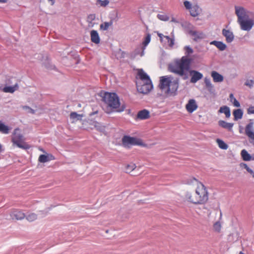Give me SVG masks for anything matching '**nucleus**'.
Returning a JSON list of instances; mask_svg holds the SVG:
<instances>
[{
	"label": "nucleus",
	"mask_w": 254,
	"mask_h": 254,
	"mask_svg": "<svg viewBox=\"0 0 254 254\" xmlns=\"http://www.w3.org/2000/svg\"><path fill=\"white\" fill-rule=\"evenodd\" d=\"M187 201L195 204H204L208 200V193L206 187L201 183L197 184L194 192L187 191L185 195Z\"/></svg>",
	"instance_id": "1"
},
{
	"label": "nucleus",
	"mask_w": 254,
	"mask_h": 254,
	"mask_svg": "<svg viewBox=\"0 0 254 254\" xmlns=\"http://www.w3.org/2000/svg\"><path fill=\"white\" fill-rule=\"evenodd\" d=\"M191 59L186 56H183L180 59L175 60L168 65V70L184 79L188 78V72L190 68Z\"/></svg>",
	"instance_id": "2"
},
{
	"label": "nucleus",
	"mask_w": 254,
	"mask_h": 254,
	"mask_svg": "<svg viewBox=\"0 0 254 254\" xmlns=\"http://www.w3.org/2000/svg\"><path fill=\"white\" fill-rule=\"evenodd\" d=\"M179 79L171 75L160 77L159 87L162 90H166V93L169 95H175L179 88Z\"/></svg>",
	"instance_id": "3"
},
{
	"label": "nucleus",
	"mask_w": 254,
	"mask_h": 254,
	"mask_svg": "<svg viewBox=\"0 0 254 254\" xmlns=\"http://www.w3.org/2000/svg\"><path fill=\"white\" fill-rule=\"evenodd\" d=\"M105 103L112 109H116L118 112H121L123 109L120 108V103L118 96L116 93H106L103 97Z\"/></svg>",
	"instance_id": "4"
},
{
	"label": "nucleus",
	"mask_w": 254,
	"mask_h": 254,
	"mask_svg": "<svg viewBox=\"0 0 254 254\" xmlns=\"http://www.w3.org/2000/svg\"><path fill=\"white\" fill-rule=\"evenodd\" d=\"M25 139L23 135L20 132L19 128H17L14 130L11 136V142L13 145H16L20 148L23 149H28L30 146L25 142Z\"/></svg>",
	"instance_id": "5"
},
{
	"label": "nucleus",
	"mask_w": 254,
	"mask_h": 254,
	"mask_svg": "<svg viewBox=\"0 0 254 254\" xmlns=\"http://www.w3.org/2000/svg\"><path fill=\"white\" fill-rule=\"evenodd\" d=\"M238 21L242 30H250L254 25V20L249 17H238Z\"/></svg>",
	"instance_id": "6"
},
{
	"label": "nucleus",
	"mask_w": 254,
	"mask_h": 254,
	"mask_svg": "<svg viewBox=\"0 0 254 254\" xmlns=\"http://www.w3.org/2000/svg\"><path fill=\"white\" fill-rule=\"evenodd\" d=\"M122 143L125 146L143 145V142L141 139L134 137H130L128 135H125L123 137Z\"/></svg>",
	"instance_id": "7"
},
{
	"label": "nucleus",
	"mask_w": 254,
	"mask_h": 254,
	"mask_svg": "<svg viewBox=\"0 0 254 254\" xmlns=\"http://www.w3.org/2000/svg\"><path fill=\"white\" fill-rule=\"evenodd\" d=\"M138 91L142 94H147L149 92L153 87L152 82H141L138 81L136 83Z\"/></svg>",
	"instance_id": "8"
},
{
	"label": "nucleus",
	"mask_w": 254,
	"mask_h": 254,
	"mask_svg": "<svg viewBox=\"0 0 254 254\" xmlns=\"http://www.w3.org/2000/svg\"><path fill=\"white\" fill-rule=\"evenodd\" d=\"M184 4L186 8L189 10L190 16H198L200 14L201 9L197 5L192 6L190 2L188 0H185Z\"/></svg>",
	"instance_id": "9"
},
{
	"label": "nucleus",
	"mask_w": 254,
	"mask_h": 254,
	"mask_svg": "<svg viewBox=\"0 0 254 254\" xmlns=\"http://www.w3.org/2000/svg\"><path fill=\"white\" fill-rule=\"evenodd\" d=\"M235 13L236 16H254L253 11L241 6H235Z\"/></svg>",
	"instance_id": "10"
},
{
	"label": "nucleus",
	"mask_w": 254,
	"mask_h": 254,
	"mask_svg": "<svg viewBox=\"0 0 254 254\" xmlns=\"http://www.w3.org/2000/svg\"><path fill=\"white\" fill-rule=\"evenodd\" d=\"M250 122L246 126L245 133L252 140V142L254 145V122L253 120H250Z\"/></svg>",
	"instance_id": "11"
},
{
	"label": "nucleus",
	"mask_w": 254,
	"mask_h": 254,
	"mask_svg": "<svg viewBox=\"0 0 254 254\" xmlns=\"http://www.w3.org/2000/svg\"><path fill=\"white\" fill-rule=\"evenodd\" d=\"M189 33L193 37V40L195 42H197L205 37V34L202 32L190 30Z\"/></svg>",
	"instance_id": "12"
},
{
	"label": "nucleus",
	"mask_w": 254,
	"mask_h": 254,
	"mask_svg": "<svg viewBox=\"0 0 254 254\" xmlns=\"http://www.w3.org/2000/svg\"><path fill=\"white\" fill-rule=\"evenodd\" d=\"M190 74L191 76L190 82L193 83H196L203 77L202 74L196 70H191L190 71Z\"/></svg>",
	"instance_id": "13"
},
{
	"label": "nucleus",
	"mask_w": 254,
	"mask_h": 254,
	"mask_svg": "<svg viewBox=\"0 0 254 254\" xmlns=\"http://www.w3.org/2000/svg\"><path fill=\"white\" fill-rule=\"evenodd\" d=\"M137 76L140 79L141 82H147L149 83L151 80L149 76L143 71L142 69H137Z\"/></svg>",
	"instance_id": "14"
},
{
	"label": "nucleus",
	"mask_w": 254,
	"mask_h": 254,
	"mask_svg": "<svg viewBox=\"0 0 254 254\" xmlns=\"http://www.w3.org/2000/svg\"><path fill=\"white\" fill-rule=\"evenodd\" d=\"M197 105L194 99H190L186 105V109L187 111L191 113L197 108Z\"/></svg>",
	"instance_id": "15"
},
{
	"label": "nucleus",
	"mask_w": 254,
	"mask_h": 254,
	"mask_svg": "<svg viewBox=\"0 0 254 254\" xmlns=\"http://www.w3.org/2000/svg\"><path fill=\"white\" fill-rule=\"evenodd\" d=\"M158 36L159 37L161 42H164L165 44H167L170 47H173L174 45V39L170 38L169 36H164L161 33H158Z\"/></svg>",
	"instance_id": "16"
},
{
	"label": "nucleus",
	"mask_w": 254,
	"mask_h": 254,
	"mask_svg": "<svg viewBox=\"0 0 254 254\" xmlns=\"http://www.w3.org/2000/svg\"><path fill=\"white\" fill-rule=\"evenodd\" d=\"M10 216L12 219L22 220L25 217V214L20 210H15L13 211Z\"/></svg>",
	"instance_id": "17"
},
{
	"label": "nucleus",
	"mask_w": 254,
	"mask_h": 254,
	"mask_svg": "<svg viewBox=\"0 0 254 254\" xmlns=\"http://www.w3.org/2000/svg\"><path fill=\"white\" fill-rule=\"evenodd\" d=\"M150 117V112L146 109L139 111L137 114V119L140 120H144L149 119Z\"/></svg>",
	"instance_id": "18"
},
{
	"label": "nucleus",
	"mask_w": 254,
	"mask_h": 254,
	"mask_svg": "<svg viewBox=\"0 0 254 254\" xmlns=\"http://www.w3.org/2000/svg\"><path fill=\"white\" fill-rule=\"evenodd\" d=\"M222 34L226 38V41L228 43L232 42L234 38L233 33L229 30L223 29Z\"/></svg>",
	"instance_id": "19"
},
{
	"label": "nucleus",
	"mask_w": 254,
	"mask_h": 254,
	"mask_svg": "<svg viewBox=\"0 0 254 254\" xmlns=\"http://www.w3.org/2000/svg\"><path fill=\"white\" fill-rule=\"evenodd\" d=\"M91 41L93 43L98 44L100 42V39L97 31L93 30L90 32Z\"/></svg>",
	"instance_id": "20"
},
{
	"label": "nucleus",
	"mask_w": 254,
	"mask_h": 254,
	"mask_svg": "<svg viewBox=\"0 0 254 254\" xmlns=\"http://www.w3.org/2000/svg\"><path fill=\"white\" fill-rule=\"evenodd\" d=\"M211 75L214 82H221L224 80L223 76L216 71H212Z\"/></svg>",
	"instance_id": "21"
},
{
	"label": "nucleus",
	"mask_w": 254,
	"mask_h": 254,
	"mask_svg": "<svg viewBox=\"0 0 254 254\" xmlns=\"http://www.w3.org/2000/svg\"><path fill=\"white\" fill-rule=\"evenodd\" d=\"M218 125L224 128L227 129L229 131H231L233 127L234 124L227 123L224 121L220 120L218 122Z\"/></svg>",
	"instance_id": "22"
},
{
	"label": "nucleus",
	"mask_w": 254,
	"mask_h": 254,
	"mask_svg": "<svg viewBox=\"0 0 254 254\" xmlns=\"http://www.w3.org/2000/svg\"><path fill=\"white\" fill-rule=\"evenodd\" d=\"M53 159H54V157L52 155L48 154L46 155L42 154L39 157L38 161L41 163H45Z\"/></svg>",
	"instance_id": "23"
},
{
	"label": "nucleus",
	"mask_w": 254,
	"mask_h": 254,
	"mask_svg": "<svg viewBox=\"0 0 254 254\" xmlns=\"http://www.w3.org/2000/svg\"><path fill=\"white\" fill-rule=\"evenodd\" d=\"M18 84H15L13 86H5V87H4L3 88L2 91L4 92H5V93H12L14 91L17 90L18 89Z\"/></svg>",
	"instance_id": "24"
},
{
	"label": "nucleus",
	"mask_w": 254,
	"mask_h": 254,
	"mask_svg": "<svg viewBox=\"0 0 254 254\" xmlns=\"http://www.w3.org/2000/svg\"><path fill=\"white\" fill-rule=\"evenodd\" d=\"M219 112L225 114L227 118H228L230 117V110L229 108L227 106H223L220 107L219 110Z\"/></svg>",
	"instance_id": "25"
},
{
	"label": "nucleus",
	"mask_w": 254,
	"mask_h": 254,
	"mask_svg": "<svg viewBox=\"0 0 254 254\" xmlns=\"http://www.w3.org/2000/svg\"><path fill=\"white\" fill-rule=\"evenodd\" d=\"M243 113L241 109H236L233 111L234 120L237 121L242 118Z\"/></svg>",
	"instance_id": "26"
},
{
	"label": "nucleus",
	"mask_w": 254,
	"mask_h": 254,
	"mask_svg": "<svg viewBox=\"0 0 254 254\" xmlns=\"http://www.w3.org/2000/svg\"><path fill=\"white\" fill-rule=\"evenodd\" d=\"M82 117V115L78 114L76 112H71L70 114V118L72 120V122L81 120Z\"/></svg>",
	"instance_id": "27"
},
{
	"label": "nucleus",
	"mask_w": 254,
	"mask_h": 254,
	"mask_svg": "<svg viewBox=\"0 0 254 254\" xmlns=\"http://www.w3.org/2000/svg\"><path fill=\"white\" fill-rule=\"evenodd\" d=\"M241 155L243 160L245 161H250L252 159L251 155L245 149L241 151Z\"/></svg>",
	"instance_id": "28"
},
{
	"label": "nucleus",
	"mask_w": 254,
	"mask_h": 254,
	"mask_svg": "<svg viewBox=\"0 0 254 254\" xmlns=\"http://www.w3.org/2000/svg\"><path fill=\"white\" fill-rule=\"evenodd\" d=\"M211 44L215 45L221 51L224 50L226 48V45L224 44L223 42L220 41H214L211 43Z\"/></svg>",
	"instance_id": "29"
},
{
	"label": "nucleus",
	"mask_w": 254,
	"mask_h": 254,
	"mask_svg": "<svg viewBox=\"0 0 254 254\" xmlns=\"http://www.w3.org/2000/svg\"><path fill=\"white\" fill-rule=\"evenodd\" d=\"M9 130V127L0 121V132L3 134H8Z\"/></svg>",
	"instance_id": "30"
},
{
	"label": "nucleus",
	"mask_w": 254,
	"mask_h": 254,
	"mask_svg": "<svg viewBox=\"0 0 254 254\" xmlns=\"http://www.w3.org/2000/svg\"><path fill=\"white\" fill-rule=\"evenodd\" d=\"M216 142L218 145L219 148L222 149L226 150L228 148V145L225 143L222 140L217 139Z\"/></svg>",
	"instance_id": "31"
},
{
	"label": "nucleus",
	"mask_w": 254,
	"mask_h": 254,
	"mask_svg": "<svg viewBox=\"0 0 254 254\" xmlns=\"http://www.w3.org/2000/svg\"><path fill=\"white\" fill-rule=\"evenodd\" d=\"M94 126L97 130L100 132H104L105 131V127L99 123L95 122Z\"/></svg>",
	"instance_id": "32"
},
{
	"label": "nucleus",
	"mask_w": 254,
	"mask_h": 254,
	"mask_svg": "<svg viewBox=\"0 0 254 254\" xmlns=\"http://www.w3.org/2000/svg\"><path fill=\"white\" fill-rule=\"evenodd\" d=\"M230 101L231 102L233 105L236 107H239L240 106V103L237 100V99L234 97L232 93L230 95Z\"/></svg>",
	"instance_id": "33"
},
{
	"label": "nucleus",
	"mask_w": 254,
	"mask_h": 254,
	"mask_svg": "<svg viewBox=\"0 0 254 254\" xmlns=\"http://www.w3.org/2000/svg\"><path fill=\"white\" fill-rule=\"evenodd\" d=\"M109 3L108 0H97L96 2V5L98 6L105 7Z\"/></svg>",
	"instance_id": "34"
},
{
	"label": "nucleus",
	"mask_w": 254,
	"mask_h": 254,
	"mask_svg": "<svg viewBox=\"0 0 254 254\" xmlns=\"http://www.w3.org/2000/svg\"><path fill=\"white\" fill-rule=\"evenodd\" d=\"M112 24V22H104L100 25V29L102 30H106L108 29L109 26H111Z\"/></svg>",
	"instance_id": "35"
},
{
	"label": "nucleus",
	"mask_w": 254,
	"mask_h": 254,
	"mask_svg": "<svg viewBox=\"0 0 254 254\" xmlns=\"http://www.w3.org/2000/svg\"><path fill=\"white\" fill-rule=\"evenodd\" d=\"M136 168V165L134 163H131L127 165L126 170L127 173H130L134 170Z\"/></svg>",
	"instance_id": "36"
},
{
	"label": "nucleus",
	"mask_w": 254,
	"mask_h": 254,
	"mask_svg": "<svg viewBox=\"0 0 254 254\" xmlns=\"http://www.w3.org/2000/svg\"><path fill=\"white\" fill-rule=\"evenodd\" d=\"M213 228L215 231L219 233L221 230V224L219 221L216 222L213 225Z\"/></svg>",
	"instance_id": "37"
},
{
	"label": "nucleus",
	"mask_w": 254,
	"mask_h": 254,
	"mask_svg": "<svg viewBox=\"0 0 254 254\" xmlns=\"http://www.w3.org/2000/svg\"><path fill=\"white\" fill-rule=\"evenodd\" d=\"M204 83L207 88L210 90L212 89L213 86L209 78H205Z\"/></svg>",
	"instance_id": "38"
},
{
	"label": "nucleus",
	"mask_w": 254,
	"mask_h": 254,
	"mask_svg": "<svg viewBox=\"0 0 254 254\" xmlns=\"http://www.w3.org/2000/svg\"><path fill=\"white\" fill-rule=\"evenodd\" d=\"M37 219V215L35 213L29 214L26 217V219L29 221H33Z\"/></svg>",
	"instance_id": "39"
},
{
	"label": "nucleus",
	"mask_w": 254,
	"mask_h": 254,
	"mask_svg": "<svg viewBox=\"0 0 254 254\" xmlns=\"http://www.w3.org/2000/svg\"><path fill=\"white\" fill-rule=\"evenodd\" d=\"M150 41V36L149 34H148L146 36L145 40L143 42V45L144 47H146L149 44Z\"/></svg>",
	"instance_id": "40"
},
{
	"label": "nucleus",
	"mask_w": 254,
	"mask_h": 254,
	"mask_svg": "<svg viewBox=\"0 0 254 254\" xmlns=\"http://www.w3.org/2000/svg\"><path fill=\"white\" fill-rule=\"evenodd\" d=\"M186 53L188 55L191 54L193 53V50L189 46H186L185 47Z\"/></svg>",
	"instance_id": "41"
},
{
	"label": "nucleus",
	"mask_w": 254,
	"mask_h": 254,
	"mask_svg": "<svg viewBox=\"0 0 254 254\" xmlns=\"http://www.w3.org/2000/svg\"><path fill=\"white\" fill-rule=\"evenodd\" d=\"M247 113L249 114H254V106L250 107L247 110Z\"/></svg>",
	"instance_id": "42"
},
{
	"label": "nucleus",
	"mask_w": 254,
	"mask_h": 254,
	"mask_svg": "<svg viewBox=\"0 0 254 254\" xmlns=\"http://www.w3.org/2000/svg\"><path fill=\"white\" fill-rule=\"evenodd\" d=\"M247 168L246 170L250 173L251 174L253 177L254 178V172L249 167H246Z\"/></svg>",
	"instance_id": "43"
},
{
	"label": "nucleus",
	"mask_w": 254,
	"mask_h": 254,
	"mask_svg": "<svg viewBox=\"0 0 254 254\" xmlns=\"http://www.w3.org/2000/svg\"><path fill=\"white\" fill-rule=\"evenodd\" d=\"M56 0H48V2L51 5H53L55 3Z\"/></svg>",
	"instance_id": "44"
},
{
	"label": "nucleus",
	"mask_w": 254,
	"mask_h": 254,
	"mask_svg": "<svg viewBox=\"0 0 254 254\" xmlns=\"http://www.w3.org/2000/svg\"><path fill=\"white\" fill-rule=\"evenodd\" d=\"M159 18H160V20H163V21H167V20H168L169 19V17H164V16L159 17Z\"/></svg>",
	"instance_id": "45"
},
{
	"label": "nucleus",
	"mask_w": 254,
	"mask_h": 254,
	"mask_svg": "<svg viewBox=\"0 0 254 254\" xmlns=\"http://www.w3.org/2000/svg\"><path fill=\"white\" fill-rule=\"evenodd\" d=\"M241 166L244 168L245 169L247 168L246 167H248V166L245 163L241 164Z\"/></svg>",
	"instance_id": "46"
},
{
	"label": "nucleus",
	"mask_w": 254,
	"mask_h": 254,
	"mask_svg": "<svg viewBox=\"0 0 254 254\" xmlns=\"http://www.w3.org/2000/svg\"><path fill=\"white\" fill-rule=\"evenodd\" d=\"M7 1V0H0V3H6Z\"/></svg>",
	"instance_id": "47"
},
{
	"label": "nucleus",
	"mask_w": 254,
	"mask_h": 254,
	"mask_svg": "<svg viewBox=\"0 0 254 254\" xmlns=\"http://www.w3.org/2000/svg\"><path fill=\"white\" fill-rule=\"evenodd\" d=\"M2 150V146L1 145V144H0V152H1Z\"/></svg>",
	"instance_id": "48"
},
{
	"label": "nucleus",
	"mask_w": 254,
	"mask_h": 254,
	"mask_svg": "<svg viewBox=\"0 0 254 254\" xmlns=\"http://www.w3.org/2000/svg\"><path fill=\"white\" fill-rule=\"evenodd\" d=\"M139 12L140 14H142V13H141V12H142V10H139Z\"/></svg>",
	"instance_id": "49"
},
{
	"label": "nucleus",
	"mask_w": 254,
	"mask_h": 254,
	"mask_svg": "<svg viewBox=\"0 0 254 254\" xmlns=\"http://www.w3.org/2000/svg\"><path fill=\"white\" fill-rule=\"evenodd\" d=\"M157 16H163V15H161V14H157Z\"/></svg>",
	"instance_id": "50"
},
{
	"label": "nucleus",
	"mask_w": 254,
	"mask_h": 254,
	"mask_svg": "<svg viewBox=\"0 0 254 254\" xmlns=\"http://www.w3.org/2000/svg\"><path fill=\"white\" fill-rule=\"evenodd\" d=\"M239 254H244L242 252H240Z\"/></svg>",
	"instance_id": "51"
},
{
	"label": "nucleus",
	"mask_w": 254,
	"mask_h": 254,
	"mask_svg": "<svg viewBox=\"0 0 254 254\" xmlns=\"http://www.w3.org/2000/svg\"><path fill=\"white\" fill-rule=\"evenodd\" d=\"M31 112H32V113H34V111H33V110H32V111H31Z\"/></svg>",
	"instance_id": "52"
},
{
	"label": "nucleus",
	"mask_w": 254,
	"mask_h": 254,
	"mask_svg": "<svg viewBox=\"0 0 254 254\" xmlns=\"http://www.w3.org/2000/svg\"><path fill=\"white\" fill-rule=\"evenodd\" d=\"M31 112H32V113H34V111H33V110H32V111H31Z\"/></svg>",
	"instance_id": "53"
},
{
	"label": "nucleus",
	"mask_w": 254,
	"mask_h": 254,
	"mask_svg": "<svg viewBox=\"0 0 254 254\" xmlns=\"http://www.w3.org/2000/svg\"><path fill=\"white\" fill-rule=\"evenodd\" d=\"M221 216H222V213L221 212L220 213V217H221Z\"/></svg>",
	"instance_id": "54"
}]
</instances>
